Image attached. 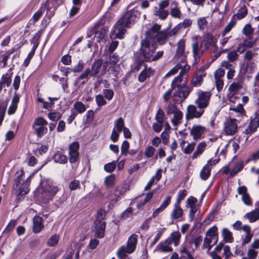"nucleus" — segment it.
Returning <instances> with one entry per match:
<instances>
[{
	"label": "nucleus",
	"instance_id": "43",
	"mask_svg": "<svg viewBox=\"0 0 259 259\" xmlns=\"http://www.w3.org/2000/svg\"><path fill=\"white\" fill-rule=\"evenodd\" d=\"M118 160L119 158H118L116 161H113L105 164L104 166V170L108 172H113L116 167V162L118 161Z\"/></svg>",
	"mask_w": 259,
	"mask_h": 259
},
{
	"label": "nucleus",
	"instance_id": "15",
	"mask_svg": "<svg viewBox=\"0 0 259 259\" xmlns=\"http://www.w3.org/2000/svg\"><path fill=\"white\" fill-rule=\"evenodd\" d=\"M181 238V235L179 232L174 231L170 234L169 237L165 240L164 243L167 245H170L173 243L174 245L177 246L180 243Z\"/></svg>",
	"mask_w": 259,
	"mask_h": 259
},
{
	"label": "nucleus",
	"instance_id": "42",
	"mask_svg": "<svg viewBox=\"0 0 259 259\" xmlns=\"http://www.w3.org/2000/svg\"><path fill=\"white\" fill-rule=\"evenodd\" d=\"M169 245L165 244L164 241L161 242L157 245L156 248L163 252H171L172 251V248Z\"/></svg>",
	"mask_w": 259,
	"mask_h": 259
},
{
	"label": "nucleus",
	"instance_id": "49",
	"mask_svg": "<svg viewBox=\"0 0 259 259\" xmlns=\"http://www.w3.org/2000/svg\"><path fill=\"white\" fill-rule=\"evenodd\" d=\"M155 151L156 149L153 147L148 146L145 148L144 155L146 158H151L154 155Z\"/></svg>",
	"mask_w": 259,
	"mask_h": 259
},
{
	"label": "nucleus",
	"instance_id": "38",
	"mask_svg": "<svg viewBox=\"0 0 259 259\" xmlns=\"http://www.w3.org/2000/svg\"><path fill=\"white\" fill-rule=\"evenodd\" d=\"M115 176L114 174L110 175L105 178L104 183L107 188H110L114 185Z\"/></svg>",
	"mask_w": 259,
	"mask_h": 259
},
{
	"label": "nucleus",
	"instance_id": "59",
	"mask_svg": "<svg viewBox=\"0 0 259 259\" xmlns=\"http://www.w3.org/2000/svg\"><path fill=\"white\" fill-rule=\"evenodd\" d=\"M85 123H90L94 118V112L92 110H89L85 114Z\"/></svg>",
	"mask_w": 259,
	"mask_h": 259
},
{
	"label": "nucleus",
	"instance_id": "20",
	"mask_svg": "<svg viewBox=\"0 0 259 259\" xmlns=\"http://www.w3.org/2000/svg\"><path fill=\"white\" fill-rule=\"evenodd\" d=\"M103 64V60L101 59L96 60L91 66V76L95 77L100 71V69Z\"/></svg>",
	"mask_w": 259,
	"mask_h": 259
},
{
	"label": "nucleus",
	"instance_id": "2",
	"mask_svg": "<svg viewBox=\"0 0 259 259\" xmlns=\"http://www.w3.org/2000/svg\"><path fill=\"white\" fill-rule=\"evenodd\" d=\"M140 14L136 7L124 12L114 25V29L112 31L115 34V38H123L126 29L131 28L139 19Z\"/></svg>",
	"mask_w": 259,
	"mask_h": 259
},
{
	"label": "nucleus",
	"instance_id": "36",
	"mask_svg": "<svg viewBox=\"0 0 259 259\" xmlns=\"http://www.w3.org/2000/svg\"><path fill=\"white\" fill-rule=\"evenodd\" d=\"M48 124L47 121L42 117L36 118L32 123V127L35 128V126H45Z\"/></svg>",
	"mask_w": 259,
	"mask_h": 259
},
{
	"label": "nucleus",
	"instance_id": "14",
	"mask_svg": "<svg viewBox=\"0 0 259 259\" xmlns=\"http://www.w3.org/2000/svg\"><path fill=\"white\" fill-rule=\"evenodd\" d=\"M106 226L105 222L102 220L97 221L95 225V236L98 238H103L105 235V231Z\"/></svg>",
	"mask_w": 259,
	"mask_h": 259
},
{
	"label": "nucleus",
	"instance_id": "30",
	"mask_svg": "<svg viewBox=\"0 0 259 259\" xmlns=\"http://www.w3.org/2000/svg\"><path fill=\"white\" fill-rule=\"evenodd\" d=\"M222 236L225 242L232 243L234 241V238L232 232L227 228H224L222 230Z\"/></svg>",
	"mask_w": 259,
	"mask_h": 259
},
{
	"label": "nucleus",
	"instance_id": "1",
	"mask_svg": "<svg viewBox=\"0 0 259 259\" xmlns=\"http://www.w3.org/2000/svg\"><path fill=\"white\" fill-rule=\"evenodd\" d=\"M161 25L155 23L145 33V37L141 40L140 47L134 53L135 70L139 71L144 62H152L161 59L164 54L163 51H159L154 55L157 48V44L163 45L169 36L175 35L181 30L180 24L167 32L166 30L160 31Z\"/></svg>",
	"mask_w": 259,
	"mask_h": 259
},
{
	"label": "nucleus",
	"instance_id": "39",
	"mask_svg": "<svg viewBox=\"0 0 259 259\" xmlns=\"http://www.w3.org/2000/svg\"><path fill=\"white\" fill-rule=\"evenodd\" d=\"M254 32V29L249 24H246L243 29V33L249 39Z\"/></svg>",
	"mask_w": 259,
	"mask_h": 259
},
{
	"label": "nucleus",
	"instance_id": "54",
	"mask_svg": "<svg viewBox=\"0 0 259 259\" xmlns=\"http://www.w3.org/2000/svg\"><path fill=\"white\" fill-rule=\"evenodd\" d=\"M217 227L215 226H214L208 230L206 232V235L209 236V237H212L213 239L215 237L218 238V235L217 234Z\"/></svg>",
	"mask_w": 259,
	"mask_h": 259
},
{
	"label": "nucleus",
	"instance_id": "52",
	"mask_svg": "<svg viewBox=\"0 0 259 259\" xmlns=\"http://www.w3.org/2000/svg\"><path fill=\"white\" fill-rule=\"evenodd\" d=\"M187 195V192L186 190H180L178 193V196L177 198V201L176 203L180 204L181 201L184 199Z\"/></svg>",
	"mask_w": 259,
	"mask_h": 259
},
{
	"label": "nucleus",
	"instance_id": "58",
	"mask_svg": "<svg viewBox=\"0 0 259 259\" xmlns=\"http://www.w3.org/2000/svg\"><path fill=\"white\" fill-rule=\"evenodd\" d=\"M49 118L54 121H57L61 118V115L57 112H52L48 114Z\"/></svg>",
	"mask_w": 259,
	"mask_h": 259
},
{
	"label": "nucleus",
	"instance_id": "63",
	"mask_svg": "<svg viewBox=\"0 0 259 259\" xmlns=\"http://www.w3.org/2000/svg\"><path fill=\"white\" fill-rule=\"evenodd\" d=\"M96 102L99 107H101L106 104L107 102L101 95H98L96 96Z\"/></svg>",
	"mask_w": 259,
	"mask_h": 259
},
{
	"label": "nucleus",
	"instance_id": "8",
	"mask_svg": "<svg viewBox=\"0 0 259 259\" xmlns=\"http://www.w3.org/2000/svg\"><path fill=\"white\" fill-rule=\"evenodd\" d=\"M28 184L26 183L20 184L18 188L13 189L15 191L16 198L15 202L18 203L20 201L24 199L23 196L27 194L29 191V188Z\"/></svg>",
	"mask_w": 259,
	"mask_h": 259
},
{
	"label": "nucleus",
	"instance_id": "9",
	"mask_svg": "<svg viewBox=\"0 0 259 259\" xmlns=\"http://www.w3.org/2000/svg\"><path fill=\"white\" fill-rule=\"evenodd\" d=\"M202 45L203 44L202 42L199 45L198 41L197 40L193 42L192 45V54L195 63H197L200 61L201 56L203 55L204 52L206 51H204V48L202 50H201L202 47Z\"/></svg>",
	"mask_w": 259,
	"mask_h": 259
},
{
	"label": "nucleus",
	"instance_id": "29",
	"mask_svg": "<svg viewBox=\"0 0 259 259\" xmlns=\"http://www.w3.org/2000/svg\"><path fill=\"white\" fill-rule=\"evenodd\" d=\"M185 50V40L181 39L177 43V48L176 50V55L179 57L182 56Z\"/></svg>",
	"mask_w": 259,
	"mask_h": 259
},
{
	"label": "nucleus",
	"instance_id": "40",
	"mask_svg": "<svg viewBox=\"0 0 259 259\" xmlns=\"http://www.w3.org/2000/svg\"><path fill=\"white\" fill-rule=\"evenodd\" d=\"M145 62L141 66L142 67L143 65H144V69L140 72L138 76V80L140 82H144L147 77H148V73L147 72V65L145 64ZM141 68V67H140ZM141 68L139 69V70Z\"/></svg>",
	"mask_w": 259,
	"mask_h": 259
},
{
	"label": "nucleus",
	"instance_id": "32",
	"mask_svg": "<svg viewBox=\"0 0 259 259\" xmlns=\"http://www.w3.org/2000/svg\"><path fill=\"white\" fill-rule=\"evenodd\" d=\"M206 145L205 142H201L200 143H199L197 146L195 151L193 153L192 155V158L195 159L198 157L199 155L201 154L204 151L206 147Z\"/></svg>",
	"mask_w": 259,
	"mask_h": 259
},
{
	"label": "nucleus",
	"instance_id": "48",
	"mask_svg": "<svg viewBox=\"0 0 259 259\" xmlns=\"http://www.w3.org/2000/svg\"><path fill=\"white\" fill-rule=\"evenodd\" d=\"M115 126L118 132H121L124 126V121L122 117H119L115 121Z\"/></svg>",
	"mask_w": 259,
	"mask_h": 259
},
{
	"label": "nucleus",
	"instance_id": "31",
	"mask_svg": "<svg viewBox=\"0 0 259 259\" xmlns=\"http://www.w3.org/2000/svg\"><path fill=\"white\" fill-rule=\"evenodd\" d=\"M74 111H75L76 114H81L85 111L86 107L84 104L81 101H77L74 103L73 104Z\"/></svg>",
	"mask_w": 259,
	"mask_h": 259
},
{
	"label": "nucleus",
	"instance_id": "50",
	"mask_svg": "<svg viewBox=\"0 0 259 259\" xmlns=\"http://www.w3.org/2000/svg\"><path fill=\"white\" fill-rule=\"evenodd\" d=\"M89 75L91 76V69L90 68H87L82 73L76 78L75 81L78 82L82 79H89Z\"/></svg>",
	"mask_w": 259,
	"mask_h": 259
},
{
	"label": "nucleus",
	"instance_id": "6",
	"mask_svg": "<svg viewBox=\"0 0 259 259\" xmlns=\"http://www.w3.org/2000/svg\"><path fill=\"white\" fill-rule=\"evenodd\" d=\"M198 98L195 102L197 106L201 109L206 108L209 105L212 95L210 92H204L199 90L197 92Z\"/></svg>",
	"mask_w": 259,
	"mask_h": 259
},
{
	"label": "nucleus",
	"instance_id": "57",
	"mask_svg": "<svg viewBox=\"0 0 259 259\" xmlns=\"http://www.w3.org/2000/svg\"><path fill=\"white\" fill-rule=\"evenodd\" d=\"M238 57L239 55L236 51H230L227 54V58L229 62H234L237 60Z\"/></svg>",
	"mask_w": 259,
	"mask_h": 259
},
{
	"label": "nucleus",
	"instance_id": "5",
	"mask_svg": "<svg viewBox=\"0 0 259 259\" xmlns=\"http://www.w3.org/2000/svg\"><path fill=\"white\" fill-rule=\"evenodd\" d=\"M259 127V110L255 111L249 118V122L248 126L242 131L243 134L247 136V141L249 136L255 133Z\"/></svg>",
	"mask_w": 259,
	"mask_h": 259
},
{
	"label": "nucleus",
	"instance_id": "41",
	"mask_svg": "<svg viewBox=\"0 0 259 259\" xmlns=\"http://www.w3.org/2000/svg\"><path fill=\"white\" fill-rule=\"evenodd\" d=\"M59 240V236L57 234H54L48 240L47 245L50 247L55 246L58 243Z\"/></svg>",
	"mask_w": 259,
	"mask_h": 259
},
{
	"label": "nucleus",
	"instance_id": "23",
	"mask_svg": "<svg viewBox=\"0 0 259 259\" xmlns=\"http://www.w3.org/2000/svg\"><path fill=\"white\" fill-rule=\"evenodd\" d=\"M63 4L64 1L63 0H47L44 4H41V5L44 6L45 9L46 6H50V8L57 10Z\"/></svg>",
	"mask_w": 259,
	"mask_h": 259
},
{
	"label": "nucleus",
	"instance_id": "22",
	"mask_svg": "<svg viewBox=\"0 0 259 259\" xmlns=\"http://www.w3.org/2000/svg\"><path fill=\"white\" fill-rule=\"evenodd\" d=\"M213 36L210 33H206L203 36V42L204 51H207L213 42Z\"/></svg>",
	"mask_w": 259,
	"mask_h": 259
},
{
	"label": "nucleus",
	"instance_id": "33",
	"mask_svg": "<svg viewBox=\"0 0 259 259\" xmlns=\"http://www.w3.org/2000/svg\"><path fill=\"white\" fill-rule=\"evenodd\" d=\"M32 128L34 130V134L38 138H42L48 132L47 127L45 126H35V128Z\"/></svg>",
	"mask_w": 259,
	"mask_h": 259
},
{
	"label": "nucleus",
	"instance_id": "62",
	"mask_svg": "<svg viewBox=\"0 0 259 259\" xmlns=\"http://www.w3.org/2000/svg\"><path fill=\"white\" fill-rule=\"evenodd\" d=\"M171 16L175 18H180L182 13L179 9L177 7L173 8L170 10Z\"/></svg>",
	"mask_w": 259,
	"mask_h": 259
},
{
	"label": "nucleus",
	"instance_id": "3",
	"mask_svg": "<svg viewBox=\"0 0 259 259\" xmlns=\"http://www.w3.org/2000/svg\"><path fill=\"white\" fill-rule=\"evenodd\" d=\"M58 191V188L52 185V182L50 179L44 180L42 182L41 198L45 202L52 200Z\"/></svg>",
	"mask_w": 259,
	"mask_h": 259
},
{
	"label": "nucleus",
	"instance_id": "4",
	"mask_svg": "<svg viewBox=\"0 0 259 259\" xmlns=\"http://www.w3.org/2000/svg\"><path fill=\"white\" fill-rule=\"evenodd\" d=\"M108 32V26H103L101 28L93 27L90 29L88 30L87 37L90 38L94 35L92 38V42L95 38L97 39V41L98 42H104L106 40V35Z\"/></svg>",
	"mask_w": 259,
	"mask_h": 259
},
{
	"label": "nucleus",
	"instance_id": "44",
	"mask_svg": "<svg viewBox=\"0 0 259 259\" xmlns=\"http://www.w3.org/2000/svg\"><path fill=\"white\" fill-rule=\"evenodd\" d=\"M168 11L167 10H165L163 9H160L157 10L155 12V15L157 16H158V17L161 20H165L167 18L168 15Z\"/></svg>",
	"mask_w": 259,
	"mask_h": 259
},
{
	"label": "nucleus",
	"instance_id": "55",
	"mask_svg": "<svg viewBox=\"0 0 259 259\" xmlns=\"http://www.w3.org/2000/svg\"><path fill=\"white\" fill-rule=\"evenodd\" d=\"M69 154V157L68 159H69V161L70 163H74L78 161H79V152L77 153H68Z\"/></svg>",
	"mask_w": 259,
	"mask_h": 259
},
{
	"label": "nucleus",
	"instance_id": "26",
	"mask_svg": "<svg viewBox=\"0 0 259 259\" xmlns=\"http://www.w3.org/2000/svg\"><path fill=\"white\" fill-rule=\"evenodd\" d=\"M16 224L17 222L15 220H11L3 231V235L7 237H9L11 233L13 231Z\"/></svg>",
	"mask_w": 259,
	"mask_h": 259
},
{
	"label": "nucleus",
	"instance_id": "61",
	"mask_svg": "<svg viewBox=\"0 0 259 259\" xmlns=\"http://www.w3.org/2000/svg\"><path fill=\"white\" fill-rule=\"evenodd\" d=\"M46 9H47V13L45 16L48 18V19L51 20L52 18L55 15L57 10L50 8V6H46Z\"/></svg>",
	"mask_w": 259,
	"mask_h": 259
},
{
	"label": "nucleus",
	"instance_id": "53",
	"mask_svg": "<svg viewBox=\"0 0 259 259\" xmlns=\"http://www.w3.org/2000/svg\"><path fill=\"white\" fill-rule=\"evenodd\" d=\"M133 213V208L129 206L125 210H124L120 215V218L126 220L129 218Z\"/></svg>",
	"mask_w": 259,
	"mask_h": 259
},
{
	"label": "nucleus",
	"instance_id": "47",
	"mask_svg": "<svg viewBox=\"0 0 259 259\" xmlns=\"http://www.w3.org/2000/svg\"><path fill=\"white\" fill-rule=\"evenodd\" d=\"M79 143L78 142L71 143L68 147L69 153L79 152Z\"/></svg>",
	"mask_w": 259,
	"mask_h": 259
},
{
	"label": "nucleus",
	"instance_id": "21",
	"mask_svg": "<svg viewBox=\"0 0 259 259\" xmlns=\"http://www.w3.org/2000/svg\"><path fill=\"white\" fill-rule=\"evenodd\" d=\"M187 84V78H185V79L183 80V77H180V76H177L174 78L172 80L171 86H172V88H174L175 90L177 88V89L180 90L181 88H184L185 87V85Z\"/></svg>",
	"mask_w": 259,
	"mask_h": 259
},
{
	"label": "nucleus",
	"instance_id": "17",
	"mask_svg": "<svg viewBox=\"0 0 259 259\" xmlns=\"http://www.w3.org/2000/svg\"><path fill=\"white\" fill-rule=\"evenodd\" d=\"M43 218L41 217L35 215L33 220L32 231L34 233H38L44 228L42 224Z\"/></svg>",
	"mask_w": 259,
	"mask_h": 259
},
{
	"label": "nucleus",
	"instance_id": "35",
	"mask_svg": "<svg viewBox=\"0 0 259 259\" xmlns=\"http://www.w3.org/2000/svg\"><path fill=\"white\" fill-rule=\"evenodd\" d=\"M174 115V117L171 119V122L174 126H177L180 123V120L182 119L183 114L182 112L179 110Z\"/></svg>",
	"mask_w": 259,
	"mask_h": 259
},
{
	"label": "nucleus",
	"instance_id": "28",
	"mask_svg": "<svg viewBox=\"0 0 259 259\" xmlns=\"http://www.w3.org/2000/svg\"><path fill=\"white\" fill-rule=\"evenodd\" d=\"M183 213V210L180 206V204H175V208L173 209L171 217L174 219H178L182 217Z\"/></svg>",
	"mask_w": 259,
	"mask_h": 259
},
{
	"label": "nucleus",
	"instance_id": "34",
	"mask_svg": "<svg viewBox=\"0 0 259 259\" xmlns=\"http://www.w3.org/2000/svg\"><path fill=\"white\" fill-rule=\"evenodd\" d=\"M45 9H46L44 6L41 5V6L39 8L38 10L32 16L31 20H33L34 23L37 22L40 19L42 16Z\"/></svg>",
	"mask_w": 259,
	"mask_h": 259
},
{
	"label": "nucleus",
	"instance_id": "60",
	"mask_svg": "<svg viewBox=\"0 0 259 259\" xmlns=\"http://www.w3.org/2000/svg\"><path fill=\"white\" fill-rule=\"evenodd\" d=\"M241 200L246 205L250 206L252 205V201L249 193L242 196Z\"/></svg>",
	"mask_w": 259,
	"mask_h": 259
},
{
	"label": "nucleus",
	"instance_id": "12",
	"mask_svg": "<svg viewBox=\"0 0 259 259\" xmlns=\"http://www.w3.org/2000/svg\"><path fill=\"white\" fill-rule=\"evenodd\" d=\"M206 131V128L200 124L194 125L190 130V135L193 140L197 141L202 138V135Z\"/></svg>",
	"mask_w": 259,
	"mask_h": 259
},
{
	"label": "nucleus",
	"instance_id": "7",
	"mask_svg": "<svg viewBox=\"0 0 259 259\" xmlns=\"http://www.w3.org/2000/svg\"><path fill=\"white\" fill-rule=\"evenodd\" d=\"M242 87L239 82H233L229 87V93L228 94V98L230 102L234 103L239 97L237 96L239 91L242 89Z\"/></svg>",
	"mask_w": 259,
	"mask_h": 259
},
{
	"label": "nucleus",
	"instance_id": "51",
	"mask_svg": "<svg viewBox=\"0 0 259 259\" xmlns=\"http://www.w3.org/2000/svg\"><path fill=\"white\" fill-rule=\"evenodd\" d=\"M232 167L234 169H236V170L240 172L244 168V163L243 160L240 159L237 161L233 162Z\"/></svg>",
	"mask_w": 259,
	"mask_h": 259
},
{
	"label": "nucleus",
	"instance_id": "45",
	"mask_svg": "<svg viewBox=\"0 0 259 259\" xmlns=\"http://www.w3.org/2000/svg\"><path fill=\"white\" fill-rule=\"evenodd\" d=\"M20 172V174L18 175L14 180V184L12 187L13 189H16L18 188L19 185L20 184L21 179L24 175V171L23 169H21Z\"/></svg>",
	"mask_w": 259,
	"mask_h": 259
},
{
	"label": "nucleus",
	"instance_id": "56",
	"mask_svg": "<svg viewBox=\"0 0 259 259\" xmlns=\"http://www.w3.org/2000/svg\"><path fill=\"white\" fill-rule=\"evenodd\" d=\"M164 113L163 110L159 108L155 116V119L158 122L163 123L164 119Z\"/></svg>",
	"mask_w": 259,
	"mask_h": 259
},
{
	"label": "nucleus",
	"instance_id": "13",
	"mask_svg": "<svg viewBox=\"0 0 259 259\" xmlns=\"http://www.w3.org/2000/svg\"><path fill=\"white\" fill-rule=\"evenodd\" d=\"M206 73L203 71H198L194 73L190 81L192 87H198L201 85L203 81V78Z\"/></svg>",
	"mask_w": 259,
	"mask_h": 259
},
{
	"label": "nucleus",
	"instance_id": "46",
	"mask_svg": "<svg viewBox=\"0 0 259 259\" xmlns=\"http://www.w3.org/2000/svg\"><path fill=\"white\" fill-rule=\"evenodd\" d=\"M130 148V143L127 141L124 140L121 146V155L124 156L128 154Z\"/></svg>",
	"mask_w": 259,
	"mask_h": 259
},
{
	"label": "nucleus",
	"instance_id": "24",
	"mask_svg": "<svg viewBox=\"0 0 259 259\" xmlns=\"http://www.w3.org/2000/svg\"><path fill=\"white\" fill-rule=\"evenodd\" d=\"M211 167L206 164L200 172V178L204 181L207 180L210 176Z\"/></svg>",
	"mask_w": 259,
	"mask_h": 259
},
{
	"label": "nucleus",
	"instance_id": "16",
	"mask_svg": "<svg viewBox=\"0 0 259 259\" xmlns=\"http://www.w3.org/2000/svg\"><path fill=\"white\" fill-rule=\"evenodd\" d=\"M192 90L193 87H189L186 84L185 87H184V88H181L180 90L177 89V90L175 91L174 93V97H181L183 100H185Z\"/></svg>",
	"mask_w": 259,
	"mask_h": 259
},
{
	"label": "nucleus",
	"instance_id": "11",
	"mask_svg": "<svg viewBox=\"0 0 259 259\" xmlns=\"http://www.w3.org/2000/svg\"><path fill=\"white\" fill-rule=\"evenodd\" d=\"M237 119H229L225 122L224 131L227 135L233 136L235 134L238 128Z\"/></svg>",
	"mask_w": 259,
	"mask_h": 259
},
{
	"label": "nucleus",
	"instance_id": "19",
	"mask_svg": "<svg viewBox=\"0 0 259 259\" xmlns=\"http://www.w3.org/2000/svg\"><path fill=\"white\" fill-rule=\"evenodd\" d=\"M138 242V235L133 234L131 235L128 239L126 245V248L129 252H134L136 248V245Z\"/></svg>",
	"mask_w": 259,
	"mask_h": 259
},
{
	"label": "nucleus",
	"instance_id": "25",
	"mask_svg": "<svg viewBox=\"0 0 259 259\" xmlns=\"http://www.w3.org/2000/svg\"><path fill=\"white\" fill-rule=\"evenodd\" d=\"M127 253L131 254L132 252H129L124 245H122L117 249L116 255L118 259H131L128 257Z\"/></svg>",
	"mask_w": 259,
	"mask_h": 259
},
{
	"label": "nucleus",
	"instance_id": "37",
	"mask_svg": "<svg viewBox=\"0 0 259 259\" xmlns=\"http://www.w3.org/2000/svg\"><path fill=\"white\" fill-rule=\"evenodd\" d=\"M246 215L250 223L254 222L259 220V211L252 210Z\"/></svg>",
	"mask_w": 259,
	"mask_h": 259
},
{
	"label": "nucleus",
	"instance_id": "27",
	"mask_svg": "<svg viewBox=\"0 0 259 259\" xmlns=\"http://www.w3.org/2000/svg\"><path fill=\"white\" fill-rule=\"evenodd\" d=\"M247 13L248 10L244 2L242 5L238 10L237 13L234 15V16H236L237 19L241 20L245 18L247 16Z\"/></svg>",
	"mask_w": 259,
	"mask_h": 259
},
{
	"label": "nucleus",
	"instance_id": "10",
	"mask_svg": "<svg viewBox=\"0 0 259 259\" xmlns=\"http://www.w3.org/2000/svg\"><path fill=\"white\" fill-rule=\"evenodd\" d=\"M204 110L199 109L197 110L196 107L193 105H190L187 107L186 118L187 120H191L194 118H199L203 114Z\"/></svg>",
	"mask_w": 259,
	"mask_h": 259
},
{
	"label": "nucleus",
	"instance_id": "64",
	"mask_svg": "<svg viewBox=\"0 0 259 259\" xmlns=\"http://www.w3.org/2000/svg\"><path fill=\"white\" fill-rule=\"evenodd\" d=\"M197 24L199 29L200 30H203L206 26L207 22L205 18H199L197 20Z\"/></svg>",
	"mask_w": 259,
	"mask_h": 259
},
{
	"label": "nucleus",
	"instance_id": "18",
	"mask_svg": "<svg viewBox=\"0 0 259 259\" xmlns=\"http://www.w3.org/2000/svg\"><path fill=\"white\" fill-rule=\"evenodd\" d=\"M52 159L55 163H58L61 164H64L67 163L68 158L66 155L63 154L60 151L55 152Z\"/></svg>",
	"mask_w": 259,
	"mask_h": 259
}]
</instances>
